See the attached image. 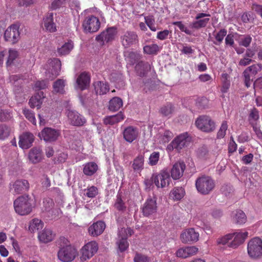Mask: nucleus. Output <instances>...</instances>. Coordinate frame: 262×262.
Instances as JSON below:
<instances>
[{
    "label": "nucleus",
    "instance_id": "36",
    "mask_svg": "<svg viewBox=\"0 0 262 262\" xmlns=\"http://www.w3.org/2000/svg\"><path fill=\"white\" fill-rule=\"evenodd\" d=\"M98 170V165L93 162L86 163L84 165L83 172L84 174L89 176L93 175Z\"/></svg>",
    "mask_w": 262,
    "mask_h": 262
},
{
    "label": "nucleus",
    "instance_id": "64",
    "mask_svg": "<svg viewBox=\"0 0 262 262\" xmlns=\"http://www.w3.org/2000/svg\"><path fill=\"white\" fill-rule=\"evenodd\" d=\"M253 19L252 14L251 12H245L241 16V19L244 23H250Z\"/></svg>",
    "mask_w": 262,
    "mask_h": 262
},
{
    "label": "nucleus",
    "instance_id": "60",
    "mask_svg": "<svg viewBox=\"0 0 262 262\" xmlns=\"http://www.w3.org/2000/svg\"><path fill=\"white\" fill-rule=\"evenodd\" d=\"M134 233V231L133 229H132L131 228H121L118 232V235L119 236H127L128 237V236H130Z\"/></svg>",
    "mask_w": 262,
    "mask_h": 262
},
{
    "label": "nucleus",
    "instance_id": "46",
    "mask_svg": "<svg viewBox=\"0 0 262 262\" xmlns=\"http://www.w3.org/2000/svg\"><path fill=\"white\" fill-rule=\"evenodd\" d=\"M114 207L119 211L124 212L126 210V207L122 199L121 195L117 194L114 204Z\"/></svg>",
    "mask_w": 262,
    "mask_h": 262
},
{
    "label": "nucleus",
    "instance_id": "44",
    "mask_svg": "<svg viewBox=\"0 0 262 262\" xmlns=\"http://www.w3.org/2000/svg\"><path fill=\"white\" fill-rule=\"evenodd\" d=\"M174 111V106L169 103L162 106L160 110V112L163 116L170 117Z\"/></svg>",
    "mask_w": 262,
    "mask_h": 262
},
{
    "label": "nucleus",
    "instance_id": "27",
    "mask_svg": "<svg viewBox=\"0 0 262 262\" xmlns=\"http://www.w3.org/2000/svg\"><path fill=\"white\" fill-rule=\"evenodd\" d=\"M144 156L140 154L132 162V167L136 172L140 173L144 169Z\"/></svg>",
    "mask_w": 262,
    "mask_h": 262
},
{
    "label": "nucleus",
    "instance_id": "8",
    "mask_svg": "<svg viewBox=\"0 0 262 262\" xmlns=\"http://www.w3.org/2000/svg\"><path fill=\"white\" fill-rule=\"evenodd\" d=\"M195 125L199 129L206 133L212 132L215 128V123L207 116L199 117L195 121Z\"/></svg>",
    "mask_w": 262,
    "mask_h": 262
},
{
    "label": "nucleus",
    "instance_id": "59",
    "mask_svg": "<svg viewBox=\"0 0 262 262\" xmlns=\"http://www.w3.org/2000/svg\"><path fill=\"white\" fill-rule=\"evenodd\" d=\"M134 262H149L150 259L147 256L137 253L134 258Z\"/></svg>",
    "mask_w": 262,
    "mask_h": 262
},
{
    "label": "nucleus",
    "instance_id": "18",
    "mask_svg": "<svg viewBox=\"0 0 262 262\" xmlns=\"http://www.w3.org/2000/svg\"><path fill=\"white\" fill-rule=\"evenodd\" d=\"M105 228L104 222L99 221L94 223L88 228L89 234L93 237H97L101 234Z\"/></svg>",
    "mask_w": 262,
    "mask_h": 262
},
{
    "label": "nucleus",
    "instance_id": "49",
    "mask_svg": "<svg viewBox=\"0 0 262 262\" xmlns=\"http://www.w3.org/2000/svg\"><path fill=\"white\" fill-rule=\"evenodd\" d=\"M262 67L259 64H253L248 67L244 72L246 74H250L251 77L255 75L258 72L261 70Z\"/></svg>",
    "mask_w": 262,
    "mask_h": 262
},
{
    "label": "nucleus",
    "instance_id": "1",
    "mask_svg": "<svg viewBox=\"0 0 262 262\" xmlns=\"http://www.w3.org/2000/svg\"><path fill=\"white\" fill-rule=\"evenodd\" d=\"M59 242L58 258L62 262L72 261L77 255V250L71 246L68 240L65 237H60Z\"/></svg>",
    "mask_w": 262,
    "mask_h": 262
},
{
    "label": "nucleus",
    "instance_id": "14",
    "mask_svg": "<svg viewBox=\"0 0 262 262\" xmlns=\"http://www.w3.org/2000/svg\"><path fill=\"white\" fill-rule=\"evenodd\" d=\"M180 238L183 243H195L199 240V233L194 228H188L181 234Z\"/></svg>",
    "mask_w": 262,
    "mask_h": 262
},
{
    "label": "nucleus",
    "instance_id": "42",
    "mask_svg": "<svg viewBox=\"0 0 262 262\" xmlns=\"http://www.w3.org/2000/svg\"><path fill=\"white\" fill-rule=\"evenodd\" d=\"M73 42L71 40H70L66 42L60 48H58V53L60 55H67L70 53L71 51L73 49Z\"/></svg>",
    "mask_w": 262,
    "mask_h": 262
},
{
    "label": "nucleus",
    "instance_id": "32",
    "mask_svg": "<svg viewBox=\"0 0 262 262\" xmlns=\"http://www.w3.org/2000/svg\"><path fill=\"white\" fill-rule=\"evenodd\" d=\"M28 158L33 163L39 162L42 159L41 150L40 148H33L29 152Z\"/></svg>",
    "mask_w": 262,
    "mask_h": 262
},
{
    "label": "nucleus",
    "instance_id": "62",
    "mask_svg": "<svg viewBox=\"0 0 262 262\" xmlns=\"http://www.w3.org/2000/svg\"><path fill=\"white\" fill-rule=\"evenodd\" d=\"M252 40V37L250 35H247L241 39L239 45L245 47H248L250 45Z\"/></svg>",
    "mask_w": 262,
    "mask_h": 262
},
{
    "label": "nucleus",
    "instance_id": "12",
    "mask_svg": "<svg viewBox=\"0 0 262 262\" xmlns=\"http://www.w3.org/2000/svg\"><path fill=\"white\" fill-rule=\"evenodd\" d=\"M157 205L155 198H149L142 205L141 209L144 216L149 217L157 212Z\"/></svg>",
    "mask_w": 262,
    "mask_h": 262
},
{
    "label": "nucleus",
    "instance_id": "50",
    "mask_svg": "<svg viewBox=\"0 0 262 262\" xmlns=\"http://www.w3.org/2000/svg\"><path fill=\"white\" fill-rule=\"evenodd\" d=\"M54 205V203L52 199L50 198H45L43 200V211L50 212L52 209Z\"/></svg>",
    "mask_w": 262,
    "mask_h": 262
},
{
    "label": "nucleus",
    "instance_id": "10",
    "mask_svg": "<svg viewBox=\"0 0 262 262\" xmlns=\"http://www.w3.org/2000/svg\"><path fill=\"white\" fill-rule=\"evenodd\" d=\"M154 184L157 188H163L168 186L171 181L169 172L166 170H161L158 173H154Z\"/></svg>",
    "mask_w": 262,
    "mask_h": 262
},
{
    "label": "nucleus",
    "instance_id": "63",
    "mask_svg": "<svg viewBox=\"0 0 262 262\" xmlns=\"http://www.w3.org/2000/svg\"><path fill=\"white\" fill-rule=\"evenodd\" d=\"M12 117L10 112L0 108V121H5Z\"/></svg>",
    "mask_w": 262,
    "mask_h": 262
},
{
    "label": "nucleus",
    "instance_id": "15",
    "mask_svg": "<svg viewBox=\"0 0 262 262\" xmlns=\"http://www.w3.org/2000/svg\"><path fill=\"white\" fill-rule=\"evenodd\" d=\"M116 28L111 27L107 29L105 31L102 32L96 37V40L101 42L102 45L104 41L108 42L113 40L116 34Z\"/></svg>",
    "mask_w": 262,
    "mask_h": 262
},
{
    "label": "nucleus",
    "instance_id": "47",
    "mask_svg": "<svg viewBox=\"0 0 262 262\" xmlns=\"http://www.w3.org/2000/svg\"><path fill=\"white\" fill-rule=\"evenodd\" d=\"M227 33L226 29H221L216 34L214 35L215 41H213V43L215 45H220L222 42L224 38L226 36Z\"/></svg>",
    "mask_w": 262,
    "mask_h": 262
},
{
    "label": "nucleus",
    "instance_id": "38",
    "mask_svg": "<svg viewBox=\"0 0 262 262\" xmlns=\"http://www.w3.org/2000/svg\"><path fill=\"white\" fill-rule=\"evenodd\" d=\"M185 191L182 187H174L170 192V195L175 201L181 200L185 195Z\"/></svg>",
    "mask_w": 262,
    "mask_h": 262
},
{
    "label": "nucleus",
    "instance_id": "5",
    "mask_svg": "<svg viewBox=\"0 0 262 262\" xmlns=\"http://www.w3.org/2000/svg\"><path fill=\"white\" fill-rule=\"evenodd\" d=\"M120 42L124 49H128L136 46L139 43V37L137 33L133 31L123 32L120 37Z\"/></svg>",
    "mask_w": 262,
    "mask_h": 262
},
{
    "label": "nucleus",
    "instance_id": "4",
    "mask_svg": "<svg viewBox=\"0 0 262 262\" xmlns=\"http://www.w3.org/2000/svg\"><path fill=\"white\" fill-rule=\"evenodd\" d=\"M249 256L253 259H258L262 257V240L259 237L251 239L247 246Z\"/></svg>",
    "mask_w": 262,
    "mask_h": 262
},
{
    "label": "nucleus",
    "instance_id": "37",
    "mask_svg": "<svg viewBox=\"0 0 262 262\" xmlns=\"http://www.w3.org/2000/svg\"><path fill=\"white\" fill-rule=\"evenodd\" d=\"M123 105V101L119 97L113 98L109 102L108 108L111 111L116 112L118 111Z\"/></svg>",
    "mask_w": 262,
    "mask_h": 262
},
{
    "label": "nucleus",
    "instance_id": "48",
    "mask_svg": "<svg viewBox=\"0 0 262 262\" xmlns=\"http://www.w3.org/2000/svg\"><path fill=\"white\" fill-rule=\"evenodd\" d=\"M23 113L31 123H32L33 125L36 124V120L35 117V113L33 111L30 110L28 108H24L23 110Z\"/></svg>",
    "mask_w": 262,
    "mask_h": 262
},
{
    "label": "nucleus",
    "instance_id": "41",
    "mask_svg": "<svg viewBox=\"0 0 262 262\" xmlns=\"http://www.w3.org/2000/svg\"><path fill=\"white\" fill-rule=\"evenodd\" d=\"M119 239L117 241L116 244L118 246V249L120 252H123L126 251L129 247V243L127 241V236H119L118 235Z\"/></svg>",
    "mask_w": 262,
    "mask_h": 262
},
{
    "label": "nucleus",
    "instance_id": "30",
    "mask_svg": "<svg viewBox=\"0 0 262 262\" xmlns=\"http://www.w3.org/2000/svg\"><path fill=\"white\" fill-rule=\"evenodd\" d=\"M125 60L130 65H134L141 58V55L136 52L126 51L124 53Z\"/></svg>",
    "mask_w": 262,
    "mask_h": 262
},
{
    "label": "nucleus",
    "instance_id": "39",
    "mask_svg": "<svg viewBox=\"0 0 262 262\" xmlns=\"http://www.w3.org/2000/svg\"><path fill=\"white\" fill-rule=\"evenodd\" d=\"M143 52L148 55H157L160 51V48L156 43L145 45L143 47Z\"/></svg>",
    "mask_w": 262,
    "mask_h": 262
},
{
    "label": "nucleus",
    "instance_id": "24",
    "mask_svg": "<svg viewBox=\"0 0 262 262\" xmlns=\"http://www.w3.org/2000/svg\"><path fill=\"white\" fill-rule=\"evenodd\" d=\"M198 252V248L195 246L186 247L179 249L176 252L178 257L186 258L194 255Z\"/></svg>",
    "mask_w": 262,
    "mask_h": 262
},
{
    "label": "nucleus",
    "instance_id": "2",
    "mask_svg": "<svg viewBox=\"0 0 262 262\" xmlns=\"http://www.w3.org/2000/svg\"><path fill=\"white\" fill-rule=\"evenodd\" d=\"M32 200L28 195L19 196L14 201V207L17 213L20 215L30 214L32 210Z\"/></svg>",
    "mask_w": 262,
    "mask_h": 262
},
{
    "label": "nucleus",
    "instance_id": "55",
    "mask_svg": "<svg viewBox=\"0 0 262 262\" xmlns=\"http://www.w3.org/2000/svg\"><path fill=\"white\" fill-rule=\"evenodd\" d=\"M227 128L228 124L227 121H223L221 126L217 133L216 138L220 139L223 138L226 135Z\"/></svg>",
    "mask_w": 262,
    "mask_h": 262
},
{
    "label": "nucleus",
    "instance_id": "3",
    "mask_svg": "<svg viewBox=\"0 0 262 262\" xmlns=\"http://www.w3.org/2000/svg\"><path fill=\"white\" fill-rule=\"evenodd\" d=\"M195 184L198 191L204 195L209 194L215 187L214 180L210 177L207 176L198 178Z\"/></svg>",
    "mask_w": 262,
    "mask_h": 262
},
{
    "label": "nucleus",
    "instance_id": "21",
    "mask_svg": "<svg viewBox=\"0 0 262 262\" xmlns=\"http://www.w3.org/2000/svg\"><path fill=\"white\" fill-rule=\"evenodd\" d=\"M29 189V183L26 180H17L12 184L11 189H13L14 192L19 194L27 191Z\"/></svg>",
    "mask_w": 262,
    "mask_h": 262
},
{
    "label": "nucleus",
    "instance_id": "6",
    "mask_svg": "<svg viewBox=\"0 0 262 262\" xmlns=\"http://www.w3.org/2000/svg\"><path fill=\"white\" fill-rule=\"evenodd\" d=\"M82 26L84 32L94 33L99 30L100 21L98 17L93 15H90L85 17Z\"/></svg>",
    "mask_w": 262,
    "mask_h": 262
},
{
    "label": "nucleus",
    "instance_id": "57",
    "mask_svg": "<svg viewBox=\"0 0 262 262\" xmlns=\"http://www.w3.org/2000/svg\"><path fill=\"white\" fill-rule=\"evenodd\" d=\"M222 78L224 79V81L221 91L223 93H226L230 85V81L228 79L229 76L227 74H222Z\"/></svg>",
    "mask_w": 262,
    "mask_h": 262
},
{
    "label": "nucleus",
    "instance_id": "58",
    "mask_svg": "<svg viewBox=\"0 0 262 262\" xmlns=\"http://www.w3.org/2000/svg\"><path fill=\"white\" fill-rule=\"evenodd\" d=\"M9 56L6 62V64L7 66H10L18 56V52L15 50H9Z\"/></svg>",
    "mask_w": 262,
    "mask_h": 262
},
{
    "label": "nucleus",
    "instance_id": "28",
    "mask_svg": "<svg viewBox=\"0 0 262 262\" xmlns=\"http://www.w3.org/2000/svg\"><path fill=\"white\" fill-rule=\"evenodd\" d=\"M43 98V93L42 92L38 93L30 99L29 102L30 106L31 108L36 107L37 109L40 108Z\"/></svg>",
    "mask_w": 262,
    "mask_h": 262
},
{
    "label": "nucleus",
    "instance_id": "45",
    "mask_svg": "<svg viewBox=\"0 0 262 262\" xmlns=\"http://www.w3.org/2000/svg\"><path fill=\"white\" fill-rule=\"evenodd\" d=\"M197 20L192 22L190 24V27L192 29H199L205 27L209 23L210 19L206 18L202 19H196Z\"/></svg>",
    "mask_w": 262,
    "mask_h": 262
},
{
    "label": "nucleus",
    "instance_id": "25",
    "mask_svg": "<svg viewBox=\"0 0 262 262\" xmlns=\"http://www.w3.org/2000/svg\"><path fill=\"white\" fill-rule=\"evenodd\" d=\"M234 235L233 239L229 244L230 247L236 248L242 244L248 236V232H239L231 233Z\"/></svg>",
    "mask_w": 262,
    "mask_h": 262
},
{
    "label": "nucleus",
    "instance_id": "16",
    "mask_svg": "<svg viewBox=\"0 0 262 262\" xmlns=\"http://www.w3.org/2000/svg\"><path fill=\"white\" fill-rule=\"evenodd\" d=\"M67 116L71 124L73 126H82L86 122L84 117L74 111H68Z\"/></svg>",
    "mask_w": 262,
    "mask_h": 262
},
{
    "label": "nucleus",
    "instance_id": "17",
    "mask_svg": "<svg viewBox=\"0 0 262 262\" xmlns=\"http://www.w3.org/2000/svg\"><path fill=\"white\" fill-rule=\"evenodd\" d=\"M34 141V135L32 133L26 132L19 136L18 145L21 148L27 149L32 145Z\"/></svg>",
    "mask_w": 262,
    "mask_h": 262
},
{
    "label": "nucleus",
    "instance_id": "26",
    "mask_svg": "<svg viewBox=\"0 0 262 262\" xmlns=\"http://www.w3.org/2000/svg\"><path fill=\"white\" fill-rule=\"evenodd\" d=\"M90 76L86 72L81 73L77 78L76 83L81 90L86 89L89 85Z\"/></svg>",
    "mask_w": 262,
    "mask_h": 262
},
{
    "label": "nucleus",
    "instance_id": "33",
    "mask_svg": "<svg viewBox=\"0 0 262 262\" xmlns=\"http://www.w3.org/2000/svg\"><path fill=\"white\" fill-rule=\"evenodd\" d=\"M94 86L96 94L100 95L106 94L110 90L109 85L107 83L100 81L94 82Z\"/></svg>",
    "mask_w": 262,
    "mask_h": 262
},
{
    "label": "nucleus",
    "instance_id": "43",
    "mask_svg": "<svg viewBox=\"0 0 262 262\" xmlns=\"http://www.w3.org/2000/svg\"><path fill=\"white\" fill-rule=\"evenodd\" d=\"M66 85L65 81L62 79L56 80L53 84V92L57 93L63 94L64 92V88Z\"/></svg>",
    "mask_w": 262,
    "mask_h": 262
},
{
    "label": "nucleus",
    "instance_id": "13",
    "mask_svg": "<svg viewBox=\"0 0 262 262\" xmlns=\"http://www.w3.org/2000/svg\"><path fill=\"white\" fill-rule=\"evenodd\" d=\"M60 132L58 130L51 128L45 127L39 133V136L41 139L47 142H53L56 141L60 135Z\"/></svg>",
    "mask_w": 262,
    "mask_h": 262
},
{
    "label": "nucleus",
    "instance_id": "11",
    "mask_svg": "<svg viewBox=\"0 0 262 262\" xmlns=\"http://www.w3.org/2000/svg\"><path fill=\"white\" fill-rule=\"evenodd\" d=\"M19 26L13 24L9 26L5 31L4 38L6 41H9L12 44L18 42L20 39Z\"/></svg>",
    "mask_w": 262,
    "mask_h": 262
},
{
    "label": "nucleus",
    "instance_id": "34",
    "mask_svg": "<svg viewBox=\"0 0 262 262\" xmlns=\"http://www.w3.org/2000/svg\"><path fill=\"white\" fill-rule=\"evenodd\" d=\"M124 119V116L121 112L115 115L110 116L104 119L103 122L105 125H114Z\"/></svg>",
    "mask_w": 262,
    "mask_h": 262
},
{
    "label": "nucleus",
    "instance_id": "9",
    "mask_svg": "<svg viewBox=\"0 0 262 262\" xmlns=\"http://www.w3.org/2000/svg\"><path fill=\"white\" fill-rule=\"evenodd\" d=\"M190 141L191 137L187 133H185L175 138L168 146V148L171 146L172 149H175L180 151L183 148L188 146Z\"/></svg>",
    "mask_w": 262,
    "mask_h": 262
},
{
    "label": "nucleus",
    "instance_id": "52",
    "mask_svg": "<svg viewBox=\"0 0 262 262\" xmlns=\"http://www.w3.org/2000/svg\"><path fill=\"white\" fill-rule=\"evenodd\" d=\"M70 147L73 149H75L77 151L80 150L82 148V142L81 141L78 139V138H76L73 137V138L69 142Z\"/></svg>",
    "mask_w": 262,
    "mask_h": 262
},
{
    "label": "nucleus",
    "instance_id": "23",
    "mask_svg": "<svg viewBox=\"0 0 262 262\" xmlns=\"http://www.w3.org/2000/svg\"><path fill=\"white\" fill-rule=\"evenodd\" d=\"M50 65L52 67L50 70L51 76H49V78L53 80L59 75L61 70V63L58 58H53L51 59Z\"/></svg>",
    "mask_w": 262,
    "mask_h": 262
},
{
    "label": "nucleus",
    "instance_id": "56",
    "mask_svg": "<svg viewBox=\"0 0 262 262\" xmlns=\"http://www.w3.org/2000/svg\"><path fill=\"white\" fill-rule=\"evenodd\" d=\"M160 158V153L158 151H154L149 157L148 164L150 166H155L157 164Z\"/></svg>",
    "mask_w": 262,
    "mask_h": 262
},
{
    "label": "nucleus",
    "instance_id": "54",
    "mask_svg": "<svg viewBox=\"0 0 262 262\" xmlns=\"http://www.w3.org/2000/svg\"><path fill=\"white\" fill-rule=\"evenodd\" d=\"M145 22L150 30L152 31L157 30L155 26V20L153 15H148L144 17Z\"/></svg>",
    "mask_w": 262,
    "mask_h": 262
},
{
    "label": "nucleus",
    "instance_id": "51",
    "mask_svg": "<svg viewBox=\"0 0 262 262\" xmlns=\"http://www.w3.org/2000/svg\"><path fill=\"white\" fill-rule=\"evenodd\" d=\"M84 191L85 192L84 195L89 198H94L98 194V189L94 186L88 187Z\"/></svg>",
    "mask_w": 262,
    "mask_h": 262
},
{
    "label": "nucleus",
    "instance_id": "29",
    "mask_svg": "<svg viewBox=\"0 0 262 262\" xmlns=\"http://www.w3.org/2000/svg\"><path fill=\"white\" fill-rule=\"evenodd\" d=\"M44 26L47 31L54 32L56 31V25L53 22V13H48L44 18Z\"/></svg>",
    "mask_w": 262,
    "mask_h": 262
},
{
    "label": "nucleus",
    "instance_id": "19",
    "mask_svg": "<svg viewBox=\"0 0 262 262\" xmlns=\"http://www.w3.org/2000/svg\"><path fill=\"white\" fill-rule=\"evenodd\" d=\"M139 133L138 129L133 126H129L125 128L123 132V138L129 143H132L137 139Z\"/></svg>",
    "mask_w": 262,
    "mask_h": 262
},
{
    "label": "nucleus",
    "instance_id": "7",
    "mask_svg": "<svg viewBox=\"0 0 262 262\" xmlns=\"http://www.w3.org/2000/svg\"><path fill=\"white\" fill-rule=\"evenodd\" d=\"M98 250V245L95 241L89 242L81 249L80 260L85 261L92 257Z\"/></svg>",
    "mask_w": 262,
    "mask_h": 262
},
{
    "label": "nucleus",
    "instance_id": "61",
    "mask_svg": "<svg viewBox=\"0 0 262 262\" xmlns=\"http://www.w3.org/2000/svg\"><path fill=\"white\" fill-rule=\"evenodd\" d=\"M172 24L173 25L177 26L181 31L185 32L186 34L188 35L191 34V31L187 29V28L184 24H183L182 21H174L172 23Z\"/></svg>",
    "mask_w": 262,
    "mask_h": 262
},
{
    "label": "nucleus",
    "instance_id": "22",
    "mask_svg": "<svg viewBox=\"0 0 262 262\" xmlns=\"http://www.w3.org/2000/svg\"><path fill=\"white\" fill-rule=\"evenodd\" d=\"M135 69L138 76L143 77L150 71L151 67L148 62L140 61L136 64Z\"/></svg>",
    "mask_w": 262,
    "mask_h": 262
},
{
    "label": "nucleus",
    "instance_id": "53",
    "mask_svg": "<svg viewBox=\"0 0 262 262\" xmlns=\"http://www.w3.org/2000/svg\"><path fill=\"white\" fill-rule=\"evenodd\" d=\"M10 132L11 128L9 126L5 124L0 125V139L4 140L8 137Z\"/></svg>",
    "mask_w": 262,
    "mask_h": 262
},
{
    "label": "nucleus",
    "instance_id": "20",
    "mask_svg": "<svg viewBox=\"0 0 262 262\" xmlns=\"http://www.w3.org/2000/svg\"><path fill=\"white\" fill-rule=\"evenodd\" d=\"M186 165L183 162L176 163L171 169V177L173 180H178L183 176Z\"/></svg>",
    "mask_w": 262,
    "mask_h": 262
},
{
    "label": "nucleus",
    "instance_id": "31",
    "mask_svg": "<svg viewBox=\"0 0 262 262\" xmlns=\"http://www.w3.org/2000/svg\"><path fill=\"white\" fill-rule=\"evenodd\" d=\"M54 237L52 231L49 229L45 228L38 235V238L40 242L47 243L52 241Z\"/></svg>",
    "mask_w": 262,
    "mask_h": 262
},
{
    "label": "nucleus",
    "instance_id": "35",
    "mask_svg": "<svg viewBox=\"0 0 262 262\" xmlns=\"http://www.w3.org/2000/svg\"><path fill=\"white\" fill-rule=\"evenodd\" d=\"M232 220L235 224L242 225L246 222L247 216L242 210H238L233 213Z\"/></svg>",
    "mask_w": 262,
    "mask_h": 262
},
{
    "label": "nucleus",
    "instance_id": "40",
    "mask_svg": "<svg viewBox=\"0 0 262 262\" xmlns=\"http://www.w3.org/2000/svg\"><path fill=\"white\" fill-rule=\"evenodd\" d=\"M43 226V223L40 219L34 218L30 222L29 230L31 232H35L42 229Z\"/></svg>",
    "mask_w": 262,
    "mask_h": 262
}]
</instances>
